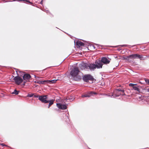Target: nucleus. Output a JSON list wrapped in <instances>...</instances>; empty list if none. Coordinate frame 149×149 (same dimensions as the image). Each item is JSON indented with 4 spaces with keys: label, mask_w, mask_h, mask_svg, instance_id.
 I'll list each match as a JSON object with an SVG mask.
<instances>
[{
    "label": "nucleus",
    "mask_w": 149,
    "mask_h": 149,
    "mask_svg": "<svg viewBox=\"0 0 149 149\" xmlns=\"http://www.w3.org/2000/svg\"><path fill=\"white\" fill-rule=\"evenodd\" d=\"M80 72L78 68H74L71 71L70 74L72 77L73 79L76 81H79L81 79V77L78 75Z\"/></svg>",
    "instance_id": "f257e3e1"
},
{
    "label": "nucleus",
    "mask_w": 149,
    "mask_h": 149,
    "mask_svg": "<svg viewBox=\"0 0 149 149\" xmlns=\"http://www.w3.org/2000/svg\"><path fill=\"white\" fill-rule=\"evenodd\" d=\"M125 95L124 91L123 88H119L115 89L112 95H107V96L115 98L120 95L123 96Z\"/></svg>",
    "instance_id": "f03ea898"
},
{
    "label": "nucleus",
    "mask_w": 149,
    "mask_h": 149,
    "mask_svg": "<svg viewBox=\"0 0 149 149\" xmlns=\"http://www.w3.org/2000/svg\"><path fill=\"white\" fill-rule=\"evenodd\" d=\"M83 79L84 81L86 82H88L89 80L93 81L94 79L93 77L90 74L85 75Z\"/></svg>",
    "instance_id": "7ed1b4c3"
},
{
    "label": "nucleus",
    "mask_w": 149,
    "mask_h": 149,
    "mask_svg": "<svg viewBox=\"0 0 149 149\" xmlns=\"http://www.w3.org/2000/svg\"><path fill=\"white\" fill-rule=\"evenodd\" d=\"M47 96V95L40 96L39 97V100L43 103H48V100H46Z\"/></svg>",
    "instance_id": "20e7f679"
},
{
    "label": "nucleus",
    "mask_w": 149,
    "mask_h": 149,
    "mask_svg": "<svg viewBox=\"0 0 149 149\" xmlns=\"http://www.w3.org/2000/svg\"><path fill=\"white\" fill-rule=\"evenodd\" d=\"M14 80L16 83L18 85H19L23 81L22 79L18 76L15 77L14 78Z\"/></svg>",
    "instance_id": "39448f33"
},
{
    "label": "nucleus",
    "mask_w": 149,
    "mask_h": 149,
    "mask_svg": "<svg viewBox=\"0 0 149 149\" xmlns=\"http://www.w3.org/2000/svg\"><path fill=\"white\" fill-rule=\"evenodd\" d=\"M56 106L59 109L63 110L66 109L67 107L65 105L62 104L60 103H57Z\"/></svg>",
    "instance_id": "423d86ee"
},
{
    "label": "nucleus",
    "mask_w": 149,
    "mask_h": 149,
    "mask_svg": "<svg viewBox=\"0 0 149 149\" xmlns=\"http://www.w3.org/2000/svg\"><path fill=\"white\" fill-rule=\"evenodd\" d=\"M95 63L96 68H102L103 64L101 61H98L96 62Z\"/></svg>",
    "instance_id": "0eeeda50"
},
{
    "label": "nucleus",
    "mask_w": 149,
    "mask_h": 149,
    "mask_svg": "<svg viewBox=\"0 0 149 149\" xmlns=\"http://www.w3.org/2000/svg\"><path fill=\"white\" fill-rule=\"evenodd\" d=\"M101 61L102 63L105 64H108L110 62V61L106 57H103L102 58Z\"/></svg>",
    "instance_id": "6e6552de"
},
{
    "label": "nucleus",
    "mask_w": 149,
    "mask_h": 149,
    "mask_svg": "<svg viewBox=\"0 0 149 149\" xmlns=\"http://www.w3.org/2000/svg\"><path fill=\"white\" fill-rule=\"evenodd\" d=\"M139 54H132L131 55H130L128 56H127V57L128 58H138V57Z\"/></svg>",
    "instance_id": "1a4fd4ad"
},
{
    "label": "nucleus",
    "mask_w": 149,
    "mask_h": 149,
    "mask_svg": "<svg viewBox=\"0 0 149 149\" xmlns=\"http://www.w3.org/2000/svg\"><path fill=\"white\" fill-rule=\"evenodd\" d=\"M88 66L91 70H93L96 68L95 65L94 64H89L88 65Z\"/></svg>",
    "instance_id": "9d476101"
},
{
    "label": "nucleus",
    "mask_w": 149,
    "mask_h": 149,
    "mask_svg": "<svg viewBox=\"0 0 149 149\" xmlns=\"http://www.w3.org/2000/svg\"><path fill=\"white\" fill-rule=\"evenodd\" d=\"M93 94H96V93H94L93 92H91L89 93L82 95L81 96V97H90L91 96V95H92Z\"/></svg>",
    "instance_id": "9b49d317"
},
{
    "label": "nucleus",
    "mask_w": 149,
    "mask_h": 149,
    "mask_svg": "<svg viewBox=\"0 0 149 149\" xmlns=\"http://www.w3.org/2000/svg\"><path fill=\"white\" fill-rule=\"evenodd\" d=\"M31 77V75L28 74H24L23 78L24 80L29 79Z\"/></svg>",
    "instance_id": "f8f14e48"
},
{
    "label": "nucleus",
    "mask_w": 149,
    "mask_h": 149,
    "mask_svg": "<svg viewBox=\"0 0 149 149\" xmlns=\"http://www.w3.org/2000/svg\"><path fill=\"white\" fill-rule=\"evenodd\" d=\"M76 44L79 47L81 46H84V43L79 41H77Z\"/></svg>",
    "instance_id": "ddd939ff"
},
{
    "label": "nucleus",
    "mask_w": 149,
    "mask_h": 149,
    "mask_svg": "<svg viewBox=\"0 0 149 149\" xmlns=\"http://www.w3.org/2000/svg\"><path fill=\"white\" fill-rule=\"evenodd\" d=\"M54 101V100H48V103H49L48 106V108H49L53 104Z\"/></svg>",
    "instance_id": "4468645a"
},
{
    "label": "nucleus",
    "mask_w": 149,
    "mask_h": 149,
    "mask_svg": "<svg viewBox=\"0 0 149 149\" xmlns=\"http://www.w3.org/2000/svg\"><path fill=\"white\" fill-rule=\"evenodd\" d=\"M74 99V98L73 96H70L68 99L66 98V100L67 101L68 100H69L70 102L73 101Z\"/></svg>",
    "instance_id": "2eb2a0df"
},
{
    "label": "nucleus",
    "mask_w": 149,
    "mask_h": 149,
    "mask_svg": "<svg viewBox=\"0 0 149 149\" xmlns=\"http://www.w3.org/2000/svg\"><path fill=\"white\" fill-rule=\"evenodd\" d=\"M138 58L139 59L141 60H144L145 59V58H144L142 55H140L139 54Z\"/></svg>",
    "instance_id": "dca6fc26"
},
{
    "label": "nucleus",
    "mask_w": 149,
    "mask_h": 149,
    "mask_svg": "<svg viewBox=\"0 0 149 149\" xmlns=\"http://www.w3.org/2000/svg\"><path fill=\"white\" fill-rule=\"evenodd\" d=\"M57 80H49V83L54 84V83Z\"/></svg>",
    "instance_id": "f3484780"
},
{
    "label": "nucleus",
    "mask_w": 149,
    "mask_h": 149,
    "mask_svg": "<svg viewBox=\"0 0 149 149\" xmlns=\"http://www.w3.org/2000/svg\"><path fill=\"white\" fill-rule=\"evenodd\" d=\"M133 89L135 91H139V88L138 86H135L134 87H133Z\"/></svg>",
    "instance_id": "a211bd4d"
},
{
    "label": "nucleus",
    "mask_w": 149,
    "mask_h": 149,
    "mask_svg": "<svg viewBox=\"0 0 149 149\" xmlns=\"http://www.w3.org/2000/svg\"><path fill=\"white\" fill-rule=\"evenodd\" d=\"M19 92V91H18L16 90L15 89L14 90V91L12 93V94H15V95H17L18 94Z\"/></svg>",
    "instance_id": "6ab92c4d"
},
{
    "label": "nucleus",
    "mask_w": 149,
    "mask_h": 149,
    "mask_svg": "<svg viewBox=\"0 0 149 149\" xmlns=\"http://www.w3.org/2000/svg\"><path fill=\"white\" fill-rule=\"evenodd\" d=\"M128 46H129V45H121L116 46L115 47H117L119 46H121L122 47H127Z\"/></svg>",
    "instance_id": "aec40b11"
},
{
    "label": "nucleus",
    "mask_w": 149,
    "mask_h": 149,
    "mask_svg": "<svg viewBox=\"0 0 149 149\" xmlns=\"http://www.w3.org/2000/svg\"><path fill=\"white\" fill-rule=\"evenodd\" d=\"M137 85L136 84H134L132 83H130L129 84V86H132V88L133 87H134L135 85Z\"/></svg>",
    "instance_id": "412c9836"
},
{
    "label": "nucleus",
    "mask_w": 149,
    "mask_h": 149,
    "mask_svg": "<svg viewBox=\"0 0 149 149\" xmlns=\"http://www.w3.org/2000/svg\"><path fill=\"white\" fill-rule=\"evenodd\" d=\"M49 80L42 81V83L43 84H45L46 83H49Z\"/></svg>",
    "instance_id": "4be33fe9"
},
{
    "label": "nucleus",
    "mask_w": 149,
    "mask_h": 149,
    "mask_svg": "<svg viewBox=\"0 0 149 149\" xmlns=\"http://www.w3.org/2000/svg\"><path fill=\"white\" fill-rule=\"evenodd\" d=\"M34 96V94L31 93V94H29L27 95V97H31Z\"/></svg>",
    "instance_id": "5701e85b"
},
{
    "label": "nucleus",
    "mask_w": 149,
    "mask_h": 149,
    "mask_svg": "<svg viewBox=\"0 0 149 149\" xmlns=\"http://www.w3.org/2000/svg\"><path fill=\"white\" fill-rule=\"evenodd\" d=\"M144 80L146 83L149 84V79L146 78H145L144 79Z\"/></svg>",
    "instance_id": "b1692460"
},
{
    "label": "nucleus",
    "mask_w": 149,
    "mask_h": 149,
    "mask_svg": "<svg viewBox=\"0 0 149 149\" xmlns=\"http://www.w3.org/2000/svg\"><path fill=\"white\" fill-rule=\"evenodd\" d=\"M24 1H25L27 3H29L30 4H33V3L31 2H30L29 1V0H24Z\"/></svg>",
    "instance_id": "393cba45"
},
{
    "label": "nucleus",
    "mask_w": 149,
    "mask_h": 149,
    "mask_svg": "<svg viewBox=\"0 0 149 149\" xmlns=\"http://www.w3.org/2000/svg\"><path fill=\"white\" fill-rule=\"evenodd\" d=\"M37 83L38 84H43L42 83V81H39L37 82Z\"/></svg>",
    "instance_id": "a878e982"
},
{
    "label": "nucleus",
    "mask_w": 149,
    "mask_h": 149,
    "mask_svg": "<svg viewBox=\"0 0 149 149\" xmlns=\"http://www.w3.org/2000/svg\"><path fill=\"white\" fill-rule=\"evenodd\" d=\"M34 97H38V98H39V97L40 96L38 95H34Z\"/></svg>",
    "instance_id": "bb28decb"
},
{
    "label": "nucleus",
    "mask_w": 149,
    "mask_h": 149,
    "mask_svg": "<svg viewBox=\"0 0 149 149\" xmlns=\"http://www.w3.org/2000/svg\"><path fill=\"white\" fill-rule=\"evenodd\" d=\"M13 1H24V0H13Z\"/></svg>",
    "instance_id": "cd10ccee"
},
{
    "label": "nucleus",
    "mask_w": 149,
    "mask_h": 149,
    "mask_svg": "<svg viewBox=\"0 0 149 149\" xmlns=\"http://www.w3.org/2000/svg\"><path fill=\"white\" fill-rule=\"evenodd\" d=\"M40 3L42 5L43 3V0H42Z\"/></svg>",
    "instance_id": "c85d7f7f"
},
{
    "label": "nucleus",
    "mask_w": 149,
    "mask_h": 149,
    "mask_svg": "<svg viewBox=\"0 0 149 149\" xmlns=\"http://www.w3.org/2000/svg\"><path fill=\"white\" fill-rule=\"evenodd\" d=\"M1 145L2 146H6V145L5 144H4L3 143H2L1 144Z\"/></svg>",
    "instance_id": "c756f323"
},
{
    "label": "nucleus",
    "mask_w": 149,
    "mask_h": 149,
    "mask_svg": "<svg viewBox=\"0 0 149 149\" xmlns=\"http://www.w3.org/2000/svg\"><path fill=\"white\" fill-rule=\"evenodd\" d=\"M146 90H147V92H149V88L147 89Z\"/></svg>",
    "instance_id": "7c9ffc66"
},
{
    "label": "nucleus",
    "mask_w": 149,
    "mask_h": 149,
    "mask_svg": "<svg viewBox=\"0 0 149 149\" xmlns=\"http://www.w3.org/2000/svg\"><path fill=\"white\" fill-rule=\"evenodd\" d=\"M120 50H121V49H118V51H120Z\"/></svg>",
    "instance_id": "2f4dec72"
},
{
    "label": "nucleus",
    "mask_w": 149,
    "mask_h": 149,
    "mask_svg": "<svg viewBox=\"0 0 149 149\" xmlns=\"http://www.w3.org/2000/svg\"><path fill=\"white\" fill-rule=\"evenodd\" d=\"M93 47H94V49H95V46H93Z\"/></svg>",
    "instance_id": "473e14b6"
},
{
    "label": "nucleus",
    "mask_w": 149,
    "mask_h": 149,
    "mask_svg": "<svg viewBox=\"0 0 149 149\" xmlns=\"http://www.w3.org/2000/svg\"><path fill=\"white\" fill-rule=\"evenodd\" d=\"M65 116L67 117V116H66V115H65Z\"/></svg>",
    "instance_id": "72a5a7b5"
}]
</instances>
